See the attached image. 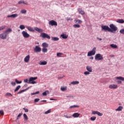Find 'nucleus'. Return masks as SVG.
I'll use <instances>...</instances> for the list:
<instances>
[{"label":"nucleus","instance_id":"obj_1","mask_svg":"<svg viewBox=\"0 0 124 124\" xmlns=\"http://www.w3.org/2000/svg\"><path fill=\"white\" fill-rule=\"evenodd\" d=\"M12 31V29L11 28H9L8 30H6L3 33L0 34V38L1 39H6L7 35H8L10 32Z\"/></svg>","mask_w":124,"mask_h":124},{"label":"nucleus","instance_id":"obj_2","mask_svg":"<svg viewBox=\"0 0 124 124\" xmlns=\"http://www.w3.org/2000/svg\"><path fill=\"white\" fill-rule=\"evenodd\" d=\"M109 28H110V31H109V32L115 33V32L118 31V27L114 25V24H110L109 25Z\"/></svg>","mask_w":124,"mask_h":124},{"label":"nucleus","instance_id":"obj_3","mask_svg":"<svg viewBox=\"0 0 124 124\" xmlns=\"http://www.w3.org/2000/svg\"><path fill=\"white\" fill-rule=\"evenodd\" d=\"M96 51V47H93L92 50L88 52L87 54L88 57H91L92 56H94V55H95Z\"/></svg>","mask_w":124,"mask_h":124},{"label":"nucleus","instance_id":"obj_4","mask_svg":"<svg viewBox=\"0 0 124 124\" xmlns=\"http://www.w3.org/2000/svg\"><path fill=\"white\" fill-rule=\"evenodd\" d=\"M37 79V77H31L29 79V81L28 82V84H36V82L34 81V80H36Z\"/></svg>","mask_w":124,"mask_h":124},{"label":"nucleus","instance_id":"obj_5","mask_svg":"<svg viewBox=\"0 0 124 124\" xmlns=\"http://www.w3.org/2000/svg\"><path fill=\"white\" fill-rule=\"evenodd\" d=\"M116 80H117V84H122V81H124V78L122 77H115Z\"/></svg>","mask_w":124,"mask_h":124},{"label":"nucleus","instance_id":"obj_6","mask_svg":"<svg viewBox=\"0 0 124 124\" xmlns=\"http://www.w3.org/2000/svg\"><path fill=\"white\" fill-rule=\"evenodd\" d=\"M95 61H101L103 60V57L101 56V54L98 53L96 54L95 56Z\"/></svg>","mask_w":124,"mask_h":124},{"label":"nucleus","instance_id":"obj_7","mask_svg":"<svg viewBox=\"0 0 124 124\" xmlns=\"http://www.w3.org/2000/svg\"><path fill=\"white\" fill-rule=\"evenodd\" d=\"M102 28V31H109L110 32V31H111V29L109 28L108 26L105 25H102L101 26Z\"/></svg>","mask_w":124,"mask_h":124},{"label":"nucleus","instance_id":"obj_8","mask_svg":"<svg viewBox=\"0 0 124 124\" xmlns=\"http://www.w3.org/2000/svg\"><path fill=\"white\" fill-rule=\"evenodd\" d=\"M40 36H41L42 38H47V39H51V37H50V36L46 33H42L40 35Z\"/></svg>","mask_w":124,"mask_h":124},{"label":"nucleus","instance_id":"obj_9","mask_svg":"<svg viewBox=\"0 0 124 124\" xmlns=\"http://www.w3.org/2000/svg\"><path fill=\"white\" fill-rule=\"evenodd\" d=\"M22 34L24 38H29L30 37V34L28 33V32L26 31H23Z\"/></svg>","mask_w":124,"mask_h":124},{"label":"nucleus","instance_id":"obj_10","mask_svg":"<svg viewBox=\"0 0 124 124\" xmlns=\"http://www.w3.org/2000/svg\"><path fill=\"white\" fill-rule=\"evenodd\" d=\"M48 24L50 26H58V23L54 20H50Z\"/></svg>","mask_w":124,"mask_h":124},{"label":"nucleus","instance_id":"obj_11","mask_svg":"<svg viewBox=\"0 0 124 124\" xmlns=\"http://www.w3.org/2000/svg\"><path fill=\"white\" fill-rule=\"evenodd\" d=\"M109 89H118V85L117 84H111L110 85H109L108 86Z\"/></svg>","mask_w":124,"mask_h":124},{"label":"nucleus","instance_id":"obj_12","mask_svg":"<svg viewBox=\"0 0 124 124\" xmlns=\"http://www.w3.org/2000/svg\"><path fill=\"white\" fill-rule=\"evenodd\" d=\"M34 51L36 53L40 52V51H41V48H40V47H39V46H36L35 47L34 49Z\"/></svg>","mask_w":124,"mask_h":124},{"label":"nucleus","instance_id":"obj_13","mask_svg":"<svg viewBox=\"0 0 124 124\" xmlns=\"http://www.w3.org/2000/svg\"><path fill=\"white\" fill-rule=\"evenodd\" d=\"M30 59H31V56L30 55H27L24 58V61L25 62H30Z\"/></svg>","mask_w":124,"mask_h":124},{"label":"nucleus","instance_id":"obj_14","mask_svg":"<svg viewBox=\"0 0 124 124\" xmlns=\"http://www.w3.org/2000/svg\"><path fill=\"white\" fill-rule=\"evenodd\" d=\"M26 29L28 30L29 31H31L32 32H34V30L33 29V28L31 27V26H26Z\"/></svg>","mask_w":124,"mask_h":124},{"label":"nucleus","instance_id":"obj_15","mask_svg":"<svg viewBox=\"0 0 124 124\" xmlns=\"http://www.w3.org/2000/svg\"><path fill=\"white\" fill-rule=\"evenodd\" d=\"M34 30H35V31H36L38 32H39L40 33L41 32H43V30L40 28H38V27H35Z\"/></svg>","mask_w":124,"mask_h":124},{"label":"nucleus","instance_id":"obj_16","mask_svg":"<svg viewBox=\"0 0 124 124\" xmlns=\"http://www.w3.org/2000/svg\"><path fill=\"white\" fill-rule=\"evenodd\" d=\"M16 17H18V14H15L7 16L8 18H16Z\"/></svg>","mask_w":124,"mask_h":124},{"label":"nucleus","instance_id":"obj_17","mask_svg":"<svg viewBox=\"0 0 124 124\" xmlns=\"http://www.w3.org/2000/svg\"><path fill=\"white\" fill-rule=\"evenodd\" d=\"M80 115H81V114L78 113H75L73 114L72 117L74 118H78L80 116Z\"/></svg>","mask_w":124,"mask_h":124},{"label":"nucleus","instance_id":"obj_18","mask_svg":"<svg viewBox=\"0 0 124 124\" xmlns=\"http://www.w3.org/2000/svg\"><path fill=\"white\" fill-rule=\"evenodd\" d=\"M78 12H79V13H80V14H81V15H85V12H84V11L82 10V9L78 8Z\"/></svg>","mask_w":124,"mask_h":124},{"label":"nucleus","instance_id":"obj_19","mask_svg":"<svg viewBox=\"0 0 124 124\" xmlns=\"http://www.w3.org/2000/svg\"><path fill=\"white\" fill-rule=\"evenodd\" d=\"M86 69L89 72H93V68L91 66H87L86 67Z\"/></svg>","mask_w":124,"mask_h":124},{"label":"nucleus","instance_id":"obj_20","mask_svg":"<svg viewBox=\"0 0 124 124\" xmlns=\"http://www.w3.org/2000/svg\"><path fill=\"white\" fill-rule=\"evenodd\" d=\"M61 90L62 92H65V91H67V87L66 86H62L61 87Z\"/></svg>","mask_w":124,"mask_h":124},{"label":"nucleus","instance_id":"obj_21","mask_svg":"<svg viewBox=\"0 0 124 124\" xmlns=\"http://www.w3.org/2000/svg\"><path fill=\"white\" fill-rule=\"evenodd\" d=\"M39 64H40V65H46V64H47V62H46V61L41 62V61L39 63Z\"/></svg>","mask_w":124,"mask_h":124},{"label":"nucleus","instance_id":"obj_22","mask_svg":"<svg viewBox=\"0 0 124 124\" xmlns=\"http://www.w3.org/2000/svg\"><path fill=\"white\" fill-rule=\"evenodd\" d=\"M60 38H59V37H51V40H52V41H58V40H59Z\"/></svg>","mask_w":124,"mask_h":124},{"label":"nucleus","instance_id":"obj_23","mask_svg":"<svg viewBox=\"0 0 124 124\" xmlns=\"http://www.w3.org/2000/svg\"><path fill=\"white\" fill-rule=\"evenodd\" d=\"M75 23H76L77 24H82L83 23V21L80 19H75Z\"/></svg>","mask_w":124,"mask_h":124},{"label":"nucleus","instance_id":"obj_24","mask_svg":"<svg viewBox=\"0 0 124 124\" xmlns=\"http://www.w3.org/2000/svg\"><path fill=\"white\" fill-rule=\"evenodd\" d=\"M42 46H43V48H47L49 46V45H48V44H47V43H43L42 44Z\"/></svg>","mask_w":124,"mask_h":124},{"label":"nucleus","instance_id":"obj_25","mask_svg":"<svg viewBox=\"0 0 124 124\" xmlns=\"http://www.w3.org/2000/svg\"><path fill=\"white\" fill-rule=\"evenodd\" d=\"M23 118L25 120V121H28V120H29V117H28V115H27V114H26V113H24L23 114Z\"/></svg>","mask_w":124,"mask_h":124},{"label":"nucleus","instance_id":"obj_26","mask_svg":"<svg viewBox=\"0 0 124 124\" xmlns=\"http://www.w3.org/2000/svg\"><path fill=\"white\" fill-rule=\"evenodd\" d=\"M117 23H119L120 24H124V19H118L116 21Z\"/></svg>","mask_w":124,"mask_h":124},{"label":"nucleus","instance_id":"obj_27","mask_svg":"<svg viewBox=\"0 0 124 124\" xmlns=\"http://www.w3.org/2000/svg\"><path fill=\"white\" fill-rule=\"evenodd\" d=\"M79 81H72L71 84L72 85H78V84H79Z\"/></svg>","mask_w":124,"mask_h":124},{"label":"nucleus","instance_id":"obj_28","mask_svg":"<svg viewBox=\"0 0 124 124\" xmlns=\"http://www.w3.org/2000/svg\"><path fill=\"white\" fill-rule=\"evenodd\" d=\"M49 93L48 91H46V92L42 93V94L44 96L47 95V94H49Z\"/></svg>","mask_w":124,"mask_h":124},{"label":"nucleus","instance_id":"obj_29","mask_svg":"<svg viewBox=\"0 0 124 124\" xmlns=\"http://www.w3.org/2000/svg\"><path fill=\"white\" fill-rule=\"evenodd\" d=\"M110 46L111 48H114V49H117V48H118V46L115 44H111Z\"/></svg>","mask_w":124,"mask_h":124},{"label":"nucleus","instance_id":"obj_30","mask_svg":"<svg viewBox=\"0 0 124 124\" xmlns=\"http://www.w3.org/2000/svg\"><path fill=\"white\" fill-rule=\"evenodd\" d=\"M20 89H21V86L20 85L17 86L16 88V89L15 90V92L16 93V92H18L19 90H20Z\"/></svg>","mask_w":124,"mask_h":124},{"label":"nucleus","instance_id":"obj_31","mask_svg":"<svg viewBox=\"0 0 124 124\" xmlns=\"http://www.w3.org/2000/svg\"><path fill=\"white\" fill-rule=\"evenodd\" d=\"M61 37H62V38H63V39H66V38H67L68 36L66 35V34H62L61 35Z\"/></svg>","mask_w":124,"mask_h":124},{"label":"nucleus","instance_id":"obj_32","mask_svg":"<svg viewBox=\"0 0 124 124\" xmlns=\"http://www.w3.org/2000/svg\"><path fill=\"white\" fill-rule=\"evenodd\" d=\"M123 110V107L119 106L117 109H115V111H122Z\"/></svg>","mask_w":124,"mask_h":124},{"label":"nucleus","instance_id":"obj_33","mask_svg":"<svg viewBox=\"0 0 124 124\" xmlns=\"http://www.w3.org/2000/svg\"><path fill=\"white\" fill-rule=\"evenodd\" d=\"M20 13L21 14H26V13H27V10H26L25 9L21 10L20 11Z\"/></svg>","mask_w":124,"mask_h":124},{"label":"nucleus","instance_id":"obj_34","mask_svg":"<svg viewBox=\"0 0 124 124\" xmlns=\"http://www.w3.org/2000/svg\"><path fill=\"white\" fill-rule=\"evenodd\" d=\"M91 121H94L95 120H96V117L93 116L90 118Z\"/></svg>","mask_w":124,"mask_h":124},{"label":"nucleus","instance_id":"obj_35","mask_svg":"<svg viewBox=\"0 0 124 124\" xmlns=\"http://www.w3.org/2000/svg\"><path fill=\"white\" fill-rule=\"evenodd\" d=\"M42 51H43V53H47L48 49L45 47H44L42 49Z\"/></svg>","mask_w":124,"mask_h":124},{"label":"nucleus","instance_id":"obj_36","mask_svg":"<svg viewBox=\"0 0 124 124\" xmlns=\"http://www.w3.org/2000/svg\"><path fill=\"white\" fill-rule=\"evenodd\" d=\"M73 27L75 29H77V28H80V26L79 24H74Z\"/></svg>","mask_w":124,"mask_h":124},{"label":"nucleus","instance_id":"obj_37","mask_svg":"<svg viewBox=\"0 0 124 124\" xmlns=\"http://www.w3.org/2000/svg\"><path fill=\"white\" fill-rule=\"evenodd\" d=\"M26 27L24 26V25H21L19 26V29H20V30H24V29Z\"/></svg>","mask_w":124,"mask_h":124},{"label":"nucleus","instance_id":"obj_38","mask_svg":"<svg viewBox=\"0 0 124 124\" xmlns=\"http://www.w3.org/2000/svg\"><path fill=\"white\" fill-rule=\"evenodd\" d=\"M5 95L6 96H13V95L9 93H7Z\"/></svg>","mask_w":124,"mask_h":124},{"label":"nucleus","instance_id":"obj_39","mask_svg":"<svg viewBox=\"0 0 124 124\" xmlns=\"http://www.w3.org/2000/svg\"><path fill=\"white\" fill-rule=\"evenodd\" d=\"M24 92H26V90H21V91L18 92L17 94H21V93H24Z\"/></svg>","mask_w":124,"mask_h":124},{"label":"nucleus","instance_id":"obj_40","mask_svg":"<svg viewBox=\"0 0 124 124\" xmlns=\"http://www.w3.org/2000/svg\"><path fill=\"white\" fill-rule=\"evenodd\" d=\"M39 93V91L36 92L35 93H31V95H34V94H38Z\"/></svg>","mask_w":124,"mask_h":124},{"label":"nucleus","instance_id":"obj_41","mask_svg":"<svg viewBox=\"0 0 124 124\" xmlns=\"http://www.w3.org/2000/svg\"><path fill=\"white\" fill-rule=\"evenodd\" d=\"M97 115L99 116V117H102V116H103V114L100 113V112H98L97 113Z\"/></svg>","mask_w":124,"mask_h":124},{"label":"nucleus","instance_id":"obj_42","mask_svg":"<svg viewBox=\"0 0 124 124\" xmlns=\"http://www.w3.org/2000/svg\"><path fill=\"white\" fill-rule=\"evenodd\" d=\"M97 112H98L97 111H92V114L93 115H95V114L97 115Z\"/></svg>","mask_w":124,"mask_h":124},{"label":"nucleus","instance_id":"obj_43","mask_svg":"<svg viewBox=\"0 0 124 124\" xmlns=\"http://www.w3.org/2000/svg\"><path fill=\"white\" fill-rule=\"evenodd\" d=\"M6 27V26H5L0 27V31H2L3 30H4Z\"/></svg>","mask_w":124,"mask_h":124},{"label":"nucleus","instance_id":"obj_44","mask_svg":"<svg viewBox=\"0 0 124 124\" xmlns=\"http://www.w3.org/2000/svg\"><path fill=\"white\" fill-rule=\"evenodd\" d=\"M119 32L122 34H124V29H121L120 30Z\"/></svg>","mask_w":124,"mask_h":124},{"label":"nucleus","instance_id":"obj_45","mask_svg":"<svg viewBox=\"0 0 124 124\" xmlns=\"http://www.w3.org/2000/svg\"><path fill=\"white\" fill-rule=\"evenodd\" d=\"M15 81L17 84H21L22 83V81L17 80V79H16Z\"/></svg>","mask_w":124,"mask_h":124},{"label":"nucleus","instance_id":"obj_46","mask_svg":"<svg viewBox=\"0 0 124 124\" xmlns=\"http://www.w3.org/2000/svg\"><path fill=\"white\" fill-rule=\"evenodd\" d=\"M62 55V53H57V57H61Z\"/></svg>","mask_w":124,"mask_h":124},{"label":"nucleus","instance_id":"obj_47","mask_svg":"<svg viewBox=\"0 0 124 124\" xmlns=\"http://www.w3.org/2000/svg\"><path fill=\"white\" fill-rule=\"evenodd\" d=\"M22 115H23V113H19V114L17 115V118H16V120H18V119H19V118H20V117H21V116H22Z\"/></svg>","mask_w":124,"mask_h":124},{"label":"nucleus","instance_id":"obj_48","mask_svg":"<svg viewBox=\"0 0 124 124\" xmlns=\"http://www.w3.org/2000/svg\"><path fill=\"white\" fill-rule=\"evenodd\" d=\"M49 113H51V109H49L47 111H46L45 112V114H49Z\"/></svg>","mask_w":124,"mask_h":124},{"label":"nucleus","instance_id":"obj_49","mask_svg":"<svg viewBox=\"0 0 124 124\" xmlns=\"http://www.w3.org/2000/svg\"><path fill=\"white\" fill-rule=\"evenodd\" d=\"M78 107H79V106H76V105H74V106H72L70 107V108H78Z\"/></svg>","mask_w":124,"mask_h":124},{"label":"nucleus","instance_id":"obj_50","mask_svg":"<svg viewBox=\"0 0 124 124\" xmlns=\"http://www.w3.org/2000/svg\"><path fill=\"white\" fill-rule=\"evenodd\" d=\"M0 115H2V116L4 115V112L3 110H0Z\"/></svg>","mask_w":124,"mask_h":124},{"label":"nucleus","instance_id":"obj_51","mask_svg":"<svg viewBox=\"0 0 124 124\" xmlns=\"http://www.w3.org/2000/svg\"><path fill=\"white\" fill-rule=\"evenodd\" d=\"M64 118H67V119H70V118H71V116H68L67 115H64Z\"/></svg>","mask_w":124,"mask_h":124},{"label":"nucleus","instance_id":"obj_52","mask_svg":"<svg viewBox=\"0 0 124 124\" xmlns=\"http://www.w3.org/2000/svg\"><path fill=\"white\" fill-rule=\"evenodd\" d=\"M84 74L85 75H89V74H90V72H88V71H86V72H85L84 73Z\"/></svg>","mask_w":124,"mask_h":124},{"label":"nucleus","instance_id":"obj_53","mask_svg":"<svg viewBox=\"0 0 124 124\" xmlns=\"http://www.w3.org/2000/svg\"><path fill=\"white\" fill-rule=\"evenodd\" d=\"M23 110H24L25 112H29V109L28 108H23Z\"/></svg>","mask_w":124,"mask_h":124},{"label":"nucleus","instance_id":"obj_54","mask_svg":"<svg viewBox=\"0 0 124 124\" xmlns=\"http://www.w3.org/2000/svg\"><path fill=\"white\" fill-rule=\"evenodd\" d=\"M39 100H40L39 98H36L34 99V102H38Z\"/></svg>","mask_w":124,"mask_h":124},{"label":"nucleus","instance_id":"obj_55","mask_svg":"<svg viewBox=\"0 0 124 124\" xmlns=\"http://www.w3.org/2000/svg\"><path fill=\"white\" fill-rule=\"evenodd\" d=\"M24 82H25V83H29V82H29V80L27 78H26L24 80Z\"/></svg>","mask_w":124,"mask_h":124},{"label":"nucleus","instance_id":"obj_56","mask_svg":"<svg viewBox=\"0 0 124 124\" xmlns=\"http://www.w3.org/2000/svg\"><path fill=\"white\" fill-rule=\"evenodd\" d=\"M24 0H20V1H19L18 2V4H21V3H23Z\"/></svg>","mask_w":124,"mask_h":124},{"label":"nucleus","instance_id":"obj_57","mask_svg":"<svg viewBox=\"0 0 124 124\" xmlns=\"http://www.w3.org/2000/svg\"><path fill=\"white\" fill-rule=\"evenodd\" d=\"M11 84L13 86H16V82H12Z\"/></svg>","mask_w":124,"mask_h":124},{"label":"nucleus","instance_id":"obj_58","mask_svg":"<svg viewBox=\"0 0 124 124\" xmlns=\"http://www.w3.org/2000/svg\"><path fill=\"white\" fill-rule=\"evenodd\" d=\"M109 57H110V58H114L115 57V55H110Z\"/></svg>","mask_w":124,"mask_h":124},{"label":"nucleus","instance_id":"obj_59","mask_svg":"<svg viewBox=\"0 0 124 124\" xmlns=\"http://www.w3.org/2000/svg\"><path fill=\"white\" fill-rule=\"evenodd\" d=\"M97 39H98V40H99L100 41H101V40H102V38H99V37H97Z\"/></svg>","mask_w":124,"mask_h":124},{"label":"nucleus","instance_id":"obj_60","mask_svg":"<svg viewBox=\"0 0 124 124\" xmlns=\"http://www.w3.org/2000/svg\"><path fill=\"white\" fill-rule=\"evenodd\" d=\"M67 20V21H72V18H68Z\"/></svg>","mask_w":124,"mask_h":124},{"label":"nucleus","instance_id":"obj_61","mask_svg":"<svg viewBox=\"0 0 124 124\" xmlns=\"http://www.w3.org/2000/svg\"><path fill=\"white\" fill-rule=\"evenodd\" d=\"M64 77V76H63L62 77H58V79H62V78H63Z\"/></svg>","mask_w":124,"mask_h":124},{"label":"nucleus","instance_id":"obj_62","mask_svg":"<svg viewBox=\"0 0 124 124\" xmlns=\"http://www.w3.org/2000/svg\"><path fill=\"white\" fill-rule=\"evenodd\" d=\"M23 3H24V4H28V2L24 1H23Z\"/></svg>","mask_w":124,"mask_h":124},{"label":"nucleus","instance_id":"obj_63","mask_svg":"<svg viewBox=\"0 0 124 124\" xmlns=\"http://www.w3.org/2000/svg\"><path fill=\"white\" fill-rule=\"evenodd\" d=\"M90 60H93V57H91L90 58Z\"/></svg>","mask_w":124,"mask_h":124},{"label":"nucleus","instance_id":"obj_64","mask_svg":"<svg viewBox=\"0 0 124 124\" xmlns=\"http://www.w3.org/2000/svg\"><path fill=\"white\" fill-rule=\"evenodd\" d=\"M66 97H73V96H66Z\"/></svg>","mask_w":124,"mask_h":124}]
</instances>
